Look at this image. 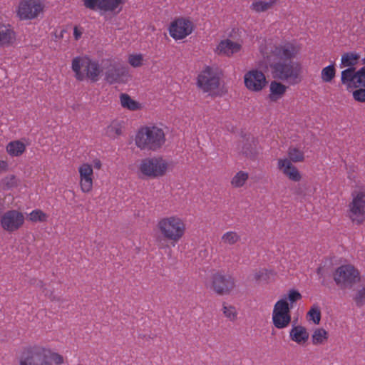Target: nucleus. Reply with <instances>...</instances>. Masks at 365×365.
Instances as JSON below:
<instances>
[{
    "label": "nucleus",
    "mask_w": 365,
    "mask_h": 365,
    "mask_svg": "<svg viewBox=\"0 0 365 365\" xmlns=\"http://www.w3.org/2000/svg\"><path fill=\"white\" fill-rule=\"evenodd\" d=\"M156 230L160 236L156 239L159 248H164L163 242H168L173 246L178 243L187 230L185 220L178 215L163 217L158 220Z\"/></svg>",
    "instance_id": "nucleus-1"
},
{
    "label": "nucleus",
    "mask_w": 365,
    "mask_h": 365,
    "mask_svg": "<svg viewBox=\"0 0 365 365\" xmlns=\"http://www.w3.org/2000/svg\"><path fill=\"white\" fill-rule=\"evenodd\" d=\"M61 365L64 362L62 355L52 351L51 348L41 344H34L25 347L21 352L19 365Z\"/></svg>",
    "instance_id": "nucleus-2"
},
{
    "label": "nucleus",
    "mask_w": 365,
    "mask_h": 365,
    "mask_svg": "<svg viewBox=\"0 0 365 365\" xmlns=\"http://www.w3.org/2000/svg\"><path fill=\"white\" fill-rule=\"evenodd\" d=\"M71 69L75 78L79 81L88 79L93 83L97 82L103 73L99 61L88 55L74 57L71 61Z\"/></svg>",
    "instance_id": "nucleus-3"
},
{
    "label": "nucleus",
    "mask_w": 365,
    "mask_h": 365,
    "mask_svg": "<svg viewBox=\"0 0 365 365\" xmlns=\"http://www.w3.org/2000/svg\"><path fill=\"white\" fill-rule=\"evenodd\" d=\"M135 144L140 150L157 151L165 143L164 130L157 125H145L135 135Z\"/></svg>",
    "instance_id": "nucleus-4"
},
{
    "label": "nucleus",
    "mask_w": 365,
    "mask_h": 365,
    "mask_svg": "<svg viewBox=\"0 0 365 365\" xmlns=\"http://www.w3.org/2000/svg\"><path fill=\"white\" fill-rule=\"evenodd\" d=\"M287 155V158L284 157L277 159V168L289 180L298 182L302 179V175L293 163L303 162L304 160V153L298 148L290 147L288 149Z\"/></svg>",
    "instance_id": "nucleus-5"
},
{
    "label": "nucleus",
    "mask_w": 365,
    "mask_h": 365,
    "mask_svg": "<svg viewBox=\"0 0 365 365\" xmlns=\"http://www.w3.org/2000/svg\"><path fill=\"white\" fill-rule=\"evenodd\" d=\"M172 162L160 155L143 158L138 165L140 173L145 178L157 179L172 170Z\"/></svg>",
    "instance_id": "nucleus-6"
},
{
    "label": "nucleus",
    "mask_w": 365,
    "mask_h": 365,
    "mask_svg": "<svg viewBox=\"0 0 365 365\" xmlns=\"http://www.w3.org/2000/svg\"><path fill=\"white\" fill-rule=\"evenodd\" d=\"M274 78L295 85L301 81L302 67L293 61H277L270 64Z\"/></svg>",
    "instance_id": "nucleus-7"
},
{
    "label": "nucleus",
    "mask_w": 365,
    "mask_h": 365,
    "mask_svg": "<svg viewBox=\"0 0 365 365\" xmlns=\"http://www.w3.org/2000/svg\"><path fill=\"white\" fill-rule=\"evenodd\" d=\"M300 51V46L294 41H283L274 46L260 47V52L267 59L274 57L278 61H292Z\"/></svg>",
    "instance_id": "nucleus-8"
},
{
    "label": "nucleus",
    "mask_w": 365,
    "mask_h": 365,
    "mask_svg": "<svg viewBox=\"0 0 365 365\" xmlns=\"http://www.w3.org/2000/svg\"><path fill=\"white\" fill-rule=\"evenodd\" d=\"M347 216L355 225H361L365 222L364 190H355L351 192V200L348 204Z\"/></svg>",
    "instance_id": "nucleus-9"
},
{
    "label": "nucleus",
    "mask_w": 365,
    "mask_h": 365,
    "mask_svg": "<svg viewBox=\"0 0 365 365\" xmlns=\"http://www.w3.org/2000/svg\"><path fill=\"white\" fill-rule=\"evenodd\" d=\"M333 278L337 286L341 289L351 288L360 281L359 270L351 264H344L339 267L333 274Z\"/></svg>",
    "instance_id": "nucleus-10"
},
{
    "label": "nucleus",
    "mask_w": 365,
    "mask_h": 365,
    "mask_svg": "<svg viewBox=\"0 0 365 365\" xmlns=\"http://www.w3.org/2000/svg\"><path fill=\"white\" fill-rule=\"evenodd\" d=\"M197 86L204 93L215 95V91L220 86V76L217 70L210 66H205L197 77Z\"/></svg>",
    "instance_id": "nucleus-11"
},
{
    "label": "nucleus",
    "mask_w": 365,
    "mask_h": 365,
    "mask_svg": "<svg viewBox=\"0 0 365 365\" xmlns=\"http://www.w3.org/2000/svg\"><path fill=\"white\" fill-rule=\"evenodd\" d=\"M194 22L189 17L180 16L175 19L168 27L170 36L175 41L183 40L195 30Z\"/></svg>",
    "instance_id": "nucleus-12"
},
{
    "label": "nucleus",
    "mask_w": 365,
    "mask_h": 365,
    "mask_svg": "<svg viewBox=\"0 0 365 365\" xmlns=\"http://www.w3.org/2000/svg\"><path fill=\"white\" fill-rule=\"evenodd\" d=\"M289 304L285 299H279L274 304L272 311V323L279 329H284L291 322Z\"/></svg>",
    "instance_id": "nucleus-13"
},
{
    "label": "nucleus",
    "mask_w": 365,
    "mask_h": 365,
    "mask_svg": "<svg viewBox=\"0 0 365 365\" xmlns=\"http://www.w3.org/2000/svg\"><path fill=\"white\" fill-rule=\"evenodd\" d=\"M43 8L41 0H21L16 14L21 20H32L43 12Z\"/></svg>",
    "instance_id": "nucleus-14"
},
{
    "label": "nucleus",
    "mask_w": 365,
    "mask_h": 365,
    "mask_svg": "<svg viewBox=\"0 0 365 365\" xmlns=\"http://www.w3.org/2000/svg\"><path fill=\"white\" fill-rule=\"evenodd\" d=\"M25 222L24 214L18 210H9L0 217V225L3 230L11 233L21 228Z\"/></svg>",
    "instance_id": "nucleus-15"
},
{
    "label": "nucleus",
    "mask_w": 365,
    "mask_h": 365,
    "mask_svg": "<svg viewBox=\"0 0 365 365\" xmlns=\"http://www.w3.org/2000/svg\"><path fill=\"white\" fill-rule=\"evenodd\" d=\"M235 287V279L229 274L216 272L211 277V289L219 295L230 294Z\"/></svg>",
    "instance_id": "nucleus-16"
},
{
    "label": "nucleus",
    "mask_w": 365,
    "mask_h": 365,
    "mask_svg": "<svg viewBox=\"0 0 365 365\" xmlns=\"http://www.w3.org/2000/svg\"><path fill=\"white\" fill-rule=\"evenodd\" d=\"M267 83L264 73L258 69H251L244 75L245 86L250 91L260 92Z\"/></svg>",
    "instance_id": "nucleus-17"
},
{
    "label": "nucleus",
    "mask_w": 365,
    "mask_h": 365,
    "mask_svg": "<svg viewBox=\"0 0 365 365\" xmlns=\"http://www.w3.org/2000/svg\"><path fill=\"white\" fill-rule=\"evenodd\" d=\"M79 186L83 193L92 191L94 183V171L89 163H83L78 167Z\"/></svg>",
    "instance_id": "nucleus-18"
},
{
    "label": "nucleus",
    "mask_w": 365,
    "mask_h": 365,
    "mask_svg": "<svg viewBox=\"0 0 365 365\" xmlns=\"http://www.w3.org/2000/svg\"><path fill=\"white\" fill-rule=\"evenodd\" d=\"M106 80L110 84L125 83L130 80L129 69L123 66H113L106 72Z\"/></svg>",
    "instance_id": "nucleus-19"
},
{
    "label": "nucleus",
    "mask_w": 365,
    "mask_h": 365,
    "mask_svg": "<svg viewBox=\"0 0 365 365\" xmlns=\"http://www.w3.org/2000/svg\"><path fill=\"white\" fill-rule=\"evenodd\" d=\"M84 6L90 9H99L103 11L113 12L121 10L124 0H83Z\"/></svg>",
    "instance_id": "nucleus-20"
},
{
    "label": "nucleus",
    "mask_w": 365,
    "mask_h": 365,
    "mask_svg": "<svg viewBox=\"0 0 365 365\" xmlns=\"http://www.w3.org/2000/svg\"><path fill=\"white\" fill-rule=\"evenodd\" d=\"M16 42V33L10 24H0V46L10 47Z\"/></svg>",
    "instance_id": "nucleus-21"
},
{
    "label": "nucleus",
    "mask_w": 365,
    "mask_h": 365,
    "mask_svg": "<svg viewBox=\"0 0 365 365\" xmlns=\"http://www.w3.org/2000/svg\"><path fill=\"white\" fill-rule=\"evenodd\" d=\"M242 48V45L238 42L232 41L230 39L221 41L216 47L215 52L218 55L232 56L238 53Z\"/></svg>",
    "instance_id": "nucleus-22"
},
{
    "label": "nucleus",
    "mask_w": 365,
    "mask_h": 365,
    "mask_svg": "<svg viewBox=\"0 0 365 365\" xmlns=\"http://www.w3.org/2000/svg\"><path fill=\"white\" fill-rule=\"evenodd\" d=\"M238 150L249 158L255 157L257 153V140L252 137L249 136L247 138H243V140L239 143L237 145Z\"/></svg>",
    "instance_id": "nucleus-23"
},
{
    "label": "nucleus",
    "mask_w": 365,
    "mask_h": 365,
    "mask_svg": "<svg viewBox=\"0 0 365 365\" xmlns=\"http://www.w3.org/2000/svg\"><path fill=\"white\" fill-rule=\"evenodd\" d=\"M289 338L297 344H304L309 339L307 329L301 325L294 326L289 331Z\"/></svg>",
    "instance_id": "nucleus-24"
},
{
    "label": "nucleus",
    "mask_w": 365,
    "mask_h": 365,
    "mask_svg": "<svg viewBox=\"0 0 365 365\" xmlns=\"http://www.w3.org/2000/svg\"><path fill=\"white\" fill-rule=\"evenodd\" d=\"M361 58V55L356 51L344 53L341 56L340 68L356 69Z\"/></svg>",
    "instance_id": "nucleus-25"
},
{
    "label": "nucleus",
    "mask_w": 365,
    "mask_h": 365,
    "mask_svg": "<svg viewBox=\"0 0 365 365\" xmlns=\"http://www.w3.org/2000/svg\"><path fill=\"white\" fill-rule=\"evenodd\" d=\"M287 87L280 82L273 81L269 84V94L268 98L272 102H277L281 99L287 91Z\"/></svg>",
    "instance_id": "nucleus-26"
},
{
    "label": "nucleus",
    "mask_w": 365,
    "mask_h": 365,
    "mask_svg": "<svg viewBox=\"0 0 365 365\" xmlns=\"http://www.w3.org/2000/svg\"><path fill=\"white\" fill-rule=\"evenodd\" d=\"M26 145L20 140L9 142L6 147L7 153L11 157L21 156L26 151Z\"/></svg>",
    "instance_id": "nucleus-27"
},
{
    "label": "nucleus",
    "mask_w": 365,
    "mask_h": 365,
    "mask_svg": "<svg viewBox=\"0 0 365 365\" xmlns=\"http://www.w3.org/2000/svg\"><path fill=\"white\" fill-rule=\"evenodd\" d=\"M120 105L123 108L134 111L140 110L142 106L141 104L131 98V97L127 93H121L120 95Z\"/></svg>",
    "instance_id": "nucleus-28"
},
{
    "label": "nucleus",
    "mask_w": 365,
    "mask_h": 365,
    "mask_svg": "<svg viewBox=\"0 0 365 365\" xmlns=\"http://www.w3.org/2000/svg\"><path fill=\"white\" fill-rule=\"evenodd\" d=\"M336 73V69L334 63L325 66L321 71L320 77L322 81L325 83H331L334 79Z\"/></svg>",
    "instance_id": "nucleus-29"
},
{
    "label": "nucleus",
    "mask_w": 365,
    "mask_h": 365,
    "mask_svg": "<svg viewBox=\"0 0 365 365\" xmlns=\"http://www.w3.org/2000/svg\"><path fill=\"white\" fill-rule=\"evenodd\" d=\"M240 235L235 231H227L221 236V242L224 245L233 246L240 241Z\"/></svg>",
    "instance_id": "nucleus-30"
},
{
    "label": "nucleus",
    "mask_w": 365,
    "mask_h": 365,
    "mask_svg": "<svg viewBox=\"0 0 365 365\" xmlns=\"http://www.w3.org/2000/svg\"><path fill=\"white\" fill-rule=\"evenodd\" d=\"M249 179V173L245 171H238L231 179L230 183L234 188L243 187Z\"/></svg>",
    "instance_id": "nucleus-31"
},
{
    "label": "nucleus",
    "mask_w": 365,
    "mask_h": 365,
    "mask_svg": "<svg viewBox=\"0 0 365 365\" xmlns=\"http://www.w3.org/2000/svg\"><path fill=\"white\" fill-rule=\"evenodd\" d=\"M328 337L329 334L324 329L317 328L312 334V341L314 345L323 344L327 341Z\"/></svg>",
    "instance_id": "nucleus-32"
},
{
    "label": "nucleus",
    "mask_w": 365,
    "mask_h": 365,
    "mask_svg": "<svg viewBox=\"0 0 365 365\" xmlns=\"http://www.w3.org/2000/svg\"><path fill=\"white\" fill-rule=\"evenodd\" d=\"M356 69L346 68L341 73V81L344 85L348 86H354L355 77H356Z\"/></svg>",
    "instance_id": "nucleus-33"
},
{
    "label": "nucleus",
    "mask_w": 365,
    "mask_h": 365,
    "mask_svg": "<svg viewBox=\"0 0 365 365\" xmlns=\"http://www.w3.org/2000/svg\"><path fill=\"white\" fill-rule=\"evenodd\" d=\"M275 3V0L255 1L252 3L250 9L257 13L264 12L272 8Z\"/></svg>",
    "instance_id": "nucleus-34"
},
{
    "label": "nucleus",
    "mask_w": 365,
    "mask_h": 365,
    "mask_svg": "<svg viewBox=\"0 0 365 365\" xmlns=\"http://www.w3.org/2000/svg\"><path fill=\"white\" fill-rule=\"evenodd\" d=\"M48 218V215L40 209L34 210L28 215L29 221L33 223L45 222Z\"/></svg>",
    "instance_id": "nucleus-35"
},
{
    "label": "nucleus",
    "mask_w": 365,
    "mask_h": 365,
    "mask_svg": "<svg viewBox=\"0 0 365 365\" xmlns=\"http://www.w3.org/2000/svg\"><path fill=\"white\" fill-rule=\"evenodd\" d=\"M0 183L4 190H10L18 186L19 180L15 175H9L4 177Z\"/></svg>",
    "instance_id": "nucleus-36"
},
{
    "label": "nucleus",
    "mask_w": 365,
    "mask_h": 365,
    "mask_svg": "<svg viewBox=\"0 0 365 365\" xmlns=\"http://www.w3.org/2000/svg\"><path fill=\"white\" fill-rule=\"evenodd\" d=\"M273 275L274 272L272 270L262 268L255 271L253 278L256 281H267Z\"/></svg>",
    "instance_id": "nucleus-37"
},
{
    "label": "nucleus",
    "mask_w": 365,
    "mask_h": 365,
    "mask_svg": "<svg viewBox=\"0 0 365 365\" xmlns=\"http://www.w3.org/2000/svg\"><path fill=\"white\" fill-rule=\"evenodd\" d=\"M302 299V294L295 289H291L287 294L284 296L281 299H285L289 303V307L292 309L293 304Z\"/></svg>",
    "instance_id": "nucleus-38"
},
{
    "label": "nucleus",
    "mask_w": 365,
    "mask_h": 365,
    "mask_svg": "<svg viewBox=\"0 0 365 365\" xmlns=\"http://www.w3.org/2000/svg\"><path fill=\"white\" fill-rule=\"evenodd\" d=\"M222 312L224 315L231 321L237 319V312L234 306L224 303L222 305Z\"/></svg>",
    "instance_id": "nucleus-39"
},
{
    "label": "nucleus",
    "mask_w": 365,
    "mask_h": 365,
    "mask_svg": "<svg viewBox=\"0 0 365 365\" xmlns=\"http://www.w3.org/2000/svg\"><path fill=\"white\" fill-rule=\"evenodd\" d=\"M122 126L118 122H113L107 128V134L112 138L121 135Z\"/></svg>",
    "instance_id": "nucleus-40"
},
{
    "label": "nucleus",
    "mask_w": 365,
    "mask_h": 365,
    "mask_svg": "<svg viewBox=\"0 0 365 365\" xmlns=\"http://www.w3.org/2000/svg\"><path fill=\"white\" fill-rule=\"evenodd\" d=\"M354 87H365V66L361 68L356 72Z\"/></svg>",
    "instance_id": "nucleus-41"
},
{
    "label": "nucleus",
    "mask_w": 365,
    "mask_h": 365,
    "mask_svg": "<svg viewBox=\"0 0 365 365\" xmlns=\"http://www.w3.org/2000/svg\"><path fill=\"white\" fill-rule=\"evenodd\" d=\"M128 61L134 68L140 67L143 64V56L140 53L130 54L128 56Z\"/></svg>",
    "instance_id": "nucleus-42"
},
{
    "label": "nucleus",
    "mask_w": 365,
    "mask_h": 365,
    "mask_svg": "<svg viewBox=\"0 0 365 365\" xmlns=\"http://www.w3.org/2000/svg\"><path fill=\"white\" fill-rule=\"evenodd\" d=\"M309 320L313 321L315 324H318L321 320V312L318 307H312L307 313Z\"/></svg>",
    "instance_id": "nucleus-43"
},
{
    "label": "nucleus",
    "mask_w": 365,
    "mask_h": 365,
    "mask_svg": "<svg viewBox=\"0 0 365 365\" xmlns=\"http://www.w3.org/2000/svg\"><path fill=\"white\" fill-rule=\"evenodd\" d=\"M354 299L358 306L365 304V286L358 291Z\"/></svg>",
    "instance_id": "nucleus-44"
},
{
    "label": "nucleus",
    "mask_w": 365,
    "mask_h": 365,
    "mask_svg": "<svg viewBox=\"0 0 365 365\" xmlns=\"http://www.w3.org/2000/svg\"><path fill=\"white\" fill-rule=\"evenodd\" d=\"M353 98L358 102H365V89L359 88L353 92Z\"/></svg>",
    "instance_id": "nucleus-45"
},
{
    "label": "nucleus",
    "mask_w": 365,
    "mask_h": 365,
    "mask_svg": "<svg viewBox=\"0 0 365 365\" xmlns=\"http://www.w3.org/2000/svg\"><path fill=\"white\" fill-rule=\"evenodd\" d=\"M38 284L41 285V288L42 289V292L44 294V295L48 297L50 300L54 301L56 299L55 296L53 295V293L52 291L48 290L47 288L44 287L43 285L42 282H39Z\"/></svg>",
    "instance_id": "nucleus-46"
},
{
    "label": "nucleus",
    "mask_w": 365,
    "mask_h": 365,
    "mask_svg": "<svg viewBox=\"0 0 365 365\" xmlns=\"http://www.w3.org/2000/svg\"><path fill=\"white\" fill-rule=\"evenodd\" d=\"M83 29L81 27L75 26L73 28V37L75 40H79L83 34Z\"/></svg>",
    "instance_id": "nucleus-47"
},
{
    "label": "nucleus",
    "mask_w": 365,
    "mask_h": 365,
    "mask_svg": "<svg viewBox=\"0 0 365 365\" xmlns=\"http://www.w3.org/2000/svg\"><path fill=\"white\" fill-rule=\"evenodd\" d=\"M93 166V169L101 170L102 168V162L99 158H95L92 160L91 164Z\"/></svg>",
    "instance_id": "nucleus-48"
},
{
    "label": "nucleus",
    "mask_w": 365,
    "mask_h": 365,
    "mask_svg": "<svg viewBox=\"0 0 365 365\" xmlns=\"http://www.w3.org/2000/svg\"><path fill=\"white\" fill-rule=\"evenodd\" d=\"M9 165L6 160H0V173L7 171Z\"/></svg>",
    "instance_id": "nucleus-49"
}]
</instances>
